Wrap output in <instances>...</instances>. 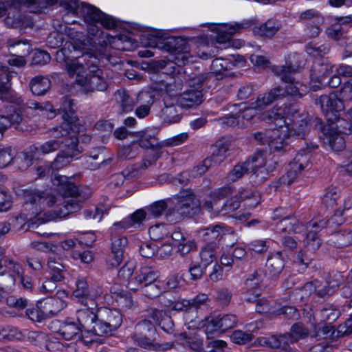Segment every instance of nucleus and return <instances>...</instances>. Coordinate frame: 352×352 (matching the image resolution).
<instances>
[{
    "mask_svg": "<svg viewBox=\"0 0 352 352\" xmlns=\"http://www.w3.org/2000/svg\"><path fill=\"white\" fill-rule=\"evenodd\" d=\"M237 321V317L234 314H227L221 318H216V322L219 324L221 332L234 327Z\"/></svg>",
    "mask_w": 352,
    "mask_h": 352,
    "instance_id": "obj_63",
    "label": "nucleus"
},
{
    "mask_svg": "<svg viewBox=\"0 0 352 352\" xmlns=\"http://www.w3.org/2000/svg\"><path fill=\"white\" fill-rule=\"evenodd\" d=\"M169 204L166 201H159L153 203L146 208L148 219L161 216Z\"/></svg>",
    "mask_w": 352,
    "mask_h": 352,
    "instance_id": "obj_56",
    "label": "nucleus"
},
{
    "mask_svg": "<svg viewBox=\"0 0 352 352\" xmlns=\"http://www.w3.org/2000/svg\"><path fill=\"white\" fill-rule=\"evenodd\" d=\"M317 281L309 282L305 283L301 288L293 292L292 296L294 300L302 302L307 299L312 293L317 292L319 296H324L325 295H331L333 290L331 291L330 289H324V290H316Z\"/></svg>",
    "mask_w": 352,
    "mask_h": 352,
    "instance_id": "obj_27",
    "label": "nucleus"
},
{
    "mask_svg": "<svg viewBox=\"0 0 352 352\" xmlns=\"http://www.w3.org/2000/svg\"><path fill=\"white\" fill-rule=\"evenodd\" d=\"M252 160V177L257 179V182L261 183L265 181L276 167V160L263 152H258L251 157Z\"/></svg>",
    "mask_w": 352,
    "mask_h": 352,
    "instance_id": "obj_12",
    "label": "nucleus"
},
{
    "mask_svg": "<svg viewBox=\"0 0 352 352\" xmlns=\"http://www.w3.org/2000/svg\"><path fill=\"white\" fill-rule=\"evenodd\" d=\"M23 274L21 264L12 258L6 256V250L0 247V285L10 287Z\"/></svg>",
    "mask_w": 352,
    "mask_h": 352,
    "instance_id": "obj_10",
    "label": "nucleus"
},
{
    "mask_svg": "<svg viewBox=\"0 0 352 352\" xmlns=\"http://www.w3.org/2000/svg\"><path fill=\"white\" fill-rule=\"evenodd\" d=\"M50 80L43 76H37L33 78L30 82L32 93L36 96L45 94L50 89Z\"/></svg>",
    "mask_w": 352,
    "mask_h": 352,
    "instance_id": "obj_41",
    "label": "nucleus"
},
{
    "mask_svg": "<svg viewBox=\"0 0 352 352\" xmlns=\"http://www.w3.org/2000/svg\"><path fill=\"white\" fill-rule=\"evenodd\" d=\"M79 15L83 17L87 24L99 23L107 29H112L116 26V22L113 18L102 12L96 7L83 2H81Z\"/></svg>",
    "mask_w": 352,
    "mask_h": 352,
    "instance_id": "obj_13",
    "label": "nucleus"
},
{
    "mask_svg": "<svg viewBox=\"0 0 352 352\" xmlns=\"http://www.w3.org/2000/svg\"><path fill=\"white\" fill-rule=\"evenodd\" d=\"M340 190L338 188H329L322 198V205L327 208H333L340 197Z\"/></svg>",
    "mask_w": 352,
    "mask_h": 352,
    "instance_id": "obj_52",
    "label": "nucleus"
},
{
    "mask_svg": "<svg viewBox=\"0 0 352 352\" xmlns=\"http://www.w3.org/2000/svg\"><path fill=\"white\" fill-rule=\"evenodd\" d=\"M52 183L57 187V190L63 197L70 199L63 202L64 210L61 208L58 212H55L54 215L50 217L48 220H52L58 217H65L69 213L74 212L80 209L78 188L75 184L71 182L69 177L56 175L52 179Z\"/></svg>",
    "mask_w": 352,
    "mask_h": 352,
    "instance_id": "obj_5",
    "label": "nucleus"
},
{
    "mask_svg": "<svg viewBox=\"0 0 352 352\" xmlns=\"http://www.w3.org/2000/svg\"><path fill=\"white\" fill-rule=\"evenodd\" d=\"M314 122H315V126L318 128L324 134L327 135L329 144L333 150L339 151L344 148L345 141L344 138L337 131H331L329 135H327V129L326 127L322 126V123L320 119L316 118Z\"/></svg>",
    "mask_w": 352,
    "mask_h": 352,
    "instance_id": "obj_35",
    "label": "nucleus"
},
{
    "mask_svg": "<svg viewBox=\"0 0 352 352\" xmlns=\"http://www.w3.org/2000/svg\"><path fill=\"white\" fill-rule=\"evenodd\" d=\"M282 24L279 21L270 19L265 23L254 26L253 32L262 37L271 38L280 30Z\"/></svg>",
    "mask_w": 352,
    "mask_h": 352,
    "instance_id": "obj_32",
    "label": "nucleus"
},
{
    "mask_svg": "<svg viewBox=\"0 0 352 352\" xmlns=\"http://www.w3.org/2000/svg\"><path fill=\"white\" fill-rule=\"evenodd\" d=\"M239 206V201L234 197L228 200L222 206L219 204L214 206L212 203H204L203 207L214 214L225 216L235 211Z\"/></svg>",
    "mask_w": 352,
    "mask_h": 352,
    "instance_id": "obj_33",
    "label": "nucleus"
},
{
    "mask_svg": "<svg viewBox=\"0 0 352 352\" xmlns=\"http://www.w3.org/2000/svg\"><path fill=\"white\" fill-rule=\"evenodd\" d=\"M311 19H313V23L317 22L318 23H323L324 19L322 15L314 9H309L302 12L300 15V20L305 25L311 23Z\"/></svg>",
    "mask_w": 352,
    "mask_h": 352,
    "instance_id": "obj_60",
    "label": "nucleus"
},
{
    "mask_svg": "<svg viewBox=\"0 0 352 352\" xmlns=\"http://www.w3.org/2000/svg\"><path fill=\"white\" fill-rule=\"evenodd\" d=\"M68 50L61 49L56 52V60L63 63L69 76H76V82L84 92L103 91L107 89L108 82L102 70L98 69V59L90 53L70 58L67 56Z\"/></svg>",
    "mask_w": 352,
    "mask_h": 352,
    "instance_id": "obj_1",
    "label": "nucleus"
},
{
    "mask_svg": "<svg viewBox=\"0 0 352 352\" xmlns=\"http://www.w3.org/2000/svg\"><path fill=\"white\" fill-rule=\"evenodd\" d=\"M157 89L162 92L164 104H177L178 93L182 89V80L177 78L169 82L162 81L157 84Z\"/></svg>",
    "mask_w": 352,
    "mask_h": 352,
    "instance_id": "obj_19",
    "label": "nucleus"
},
{
    "mask_svg": "<svg viewBox=\"0 0 352 352\" xmlns=\"http://www.w3.org/2000/svg\"><path fill=\"white\" fill-rule=\"evenodd\" d=\"M26 315L30 320L35 322H41L47 317L43 308V302H38L35 307L28 309Z\"/></svg>",
    "mask_w": 352,
    "mask_h": 352,
    "instance_id": "obj_57",
    "label": "nucleus"
},
{
    "mask_svg": "<svg viewBox=\"0 0 352 352\" xmlns=\"http://www.w3.org/2000/svg\"><path fill=\"white\" fill-rule=\"evenodd\" d=\"M146 218L148 219L147 211L143 209L137 210L129 217L124 218L119 222L114 223L111 228V232L112 234L113 232L124 230L136 226H140Z\"/></svg>",
    "mask_w": 352,
    "mask_h": 352,
    "instance_id": "obj_25",
    "label": "nucleus"
},
{
    "mask_svg": "<svg viewBox=\"0 0 352 352\" xmlns=\"http://www.w3.org/2000/svg\"><path fill=\"white\" fill-rule=\"evenodd\" d=\"M82 331L78 324L65 321L59 324V328L56 332V335L63 337L66 340H72L79 338Z\"/></svg>",
    "mask_w": 352,
    "mask_h": 352,
    "instance_id": "obj_36",
    "label": "nucleus"
},
{
    "mask_svg": "<svg viewBox=\"0 0 352 352\" xmlns=\"http://www.w3.org/2000/svg\"><path fill=\"white\" fill-rule=\"evenodd\" d=\"M114 96L122 112L127 113L133 110L135 102L125 89H118Z\"/></svg>",
    "mask_w": 352,
    "mask_h": 352,
    "instance_id": "obj_43",
    "label": "nucleus"
},
{
    "mask_svg": "<svg viewBox=\"0 0 352 352\" xmlns=\"http://www.w3.org/2000/svg\"><path fill=\"white\" fill-rule=\"evenodd\" d=\"M304 243L305 249L309 252H315L321 246L322 241L316 232L310 230L307 233Z\"/></svg>",
    "mask_w": 352,
    "mask_h": 352,
    "instance_id": "obj_59",
    "label": "nucleus"
},
{
    "mask_svg": "<svg viewBox=\"0 0 352 352\" xmlns=\"http://www.w3.org/2000/svg\"><path fill=\"white\" fill-rule=\"evenodd\" d=\"M233 67V63L222 58L214 59L211 65L212 69L216 74H221L226 71L232 69Z\"/></svg>",
    "mask_w": 352,
    "mask_h": 352,
    "instance_id": "obj_58",
    "label": "nucleus"
},
{
    "mask_svg": "<svg viewBox=\"0 0 352 352\" xmlns=\"http://www.w3.org/2000/svg\"><path fill=\"white\" fill-rule=\"evenodd\" d=\"M100 313L102 316V318L105 319V322L112 331L116 329L121 324L122 318L118 311L105 309L100 311Z\"/></svg>",
    "mask_w": 352,
    "mask_h": 352,
    "instance_id": "obj_47",
    "label": "nucleus"
},
{
    "mask_svg": "<svg viewBox=\"0 0 352 352\" xmlns=\"http://www.w3.org/2000/svg\"><path fill=\"white\" fill-rule=\"evenodd\" d=\"M228 151L226 145L221 142H217L214 145L212 154L208 158L214 165L219 164L226 158Z\"/></svg>",
    "mask_w": 352,
    "mask_h": 352,
    "instance_id": "obj_51",
    "label": "nucleus"
},
{
    "mask_svg": "<svg viewBox=\"0 0 352 352\" xmlns=\"http://www.w3.org/2000/svg\"><path fill=\"white\" fill-rule=\"evenodd\" d=\"M10 77V72L6 66L0 68V98L3 101L20 104L23 100L11 89Z\"/></svg>",
    "mask_w": 352,
    "mask_h": 352,
    "instance_id": "obj_18",
    "label": "nucleus"
},
{
    "mask_svg": "<svg viewBox=\"0 0 352 352\" xmlns=\"http://www.w3.org/2000/svg\"><path fill=\"white\" fill-rule=\"evenodd\" d=\"M127 239L122 236H114L111 238V254L107 260V264L111 267H117L123 260L124 249Z\"/></svg>",
    "mask_w": 352,
    "mask_h": 352,
    "instance_id": "obj_23",
    "label": "nucleus"
},
{
    "mask_svg": "<svg viewBox=\"0 0 352 352\" xmlns=\"http://www.w3.org/2000/svg\"><path fill=\"white\" fill-rule=\"evenodd\" d=\"M250 25L248 21L242 23H235L233 24H221L216 27L217 29V42L220 44L231 43L232 36L238 32L240 30L246 28Z\"/></svg>",
    "mask_w": 352,
    "mask_h": 352,
    "instance_id": "obj_22",
    "label": "nucleus"
},
{
    "mask_svg": "<svg viewBox=\"0 0 352 352\" xmlns=\"http://www.w3.org/2000/svg\"><path fill=\"white\" fill-rule=\"evenodd\" d=\"M161 47L167 52H170L176 54V59L178 62L180 60L182 63H188V58L191 57L189 54V47L188 43L181 37H168L166 38L161 43Z\"/></svg>",
    "mask_w": 352,
    "mask_h": 352,
    "instance_id": "obj_16",
    "label": "nucleus"
},
{
    "mask_svg": "<svg viewBox=\"0 0 352 352\" xmlns=\"http://www.w3.org/2000/svg\"><path fill=\"white\" fill-rule=\"evenodd\" d=\"M289 118L293 120L289 125L290 131L292 132L291 136L296 135L298 137L303 138L309 129L306 118L300 115L298 111V114L296 115L295 117L289 115Z\"/></svg>",
    "mask_w": 352,
    "mask_h": 352,
    "instance_id": "obj_38",
    "label": "nucleus"
},
{
    "mask_svg": "<svg viewBox=\"0 0 352 352\" xmlns=\"http://www.w3.org/2000/svg\"><path fill=\"white\" fill-rule=\"evenodd\" d=\"M276 228L280 232H300L298 230V221L292 214L283 217L277 225Z\"/></svg>",
    "mask_w": 352,
    "mask_h": 352,
    "instance_id": "obj_49",
    "label": "nucleus"
},
{
    "mask_svg": "<svg viewBox=\"0 0 352 352\" xmlns=\"http://www.w3.org/2000/svg\"><path fill=\"white\" fill-rule=\"evenodd\" d=\"M102 294L100 288L90 287L85 278H80L76 282V289L72 296L78 302L88 305L91 301H96Z\"/></svg>",
    "mask_w": 352,
    "mask_h": 352,
    "instance_id": "obj_14",
    "label": "nucleus"
},
{
    "mask_svg": "<svg viewBox=\"0 0 352 352\" xmlns=\"http://www.w3.org/2000/svg\"><path fill=\"white\" fill-rule=\"evenodd\" d=\"M311 155L306 150H301L295 156L294 161L289 164V169L281 177L280 182L283 184L290 185L309 164Z\"/></svg>",
    "mask_w": 352,
    "mask_h": 352,
    "instance_id": "obj_15",
    "label": "nucleus"
},
{
    "mask_svg": "<svg viewBox=\"0 0 352 352\" xmlns=\"http://www.w3.org/2000/svg\"><path fill=\"white\" fill-rule=\"evenodd\" d=\"M285 96V91L280 87H276L270 91L258 96L255 102H252L254 108L261 110L271 104L275 100L281 99Z\"/></svg>",
    "mask_w": 352,
    "mask_h": 352,
    "instance_id": "obj_26",
    "label": "nucleus"
},
{
    "mask_svg": "<svg viewBox=\"0 0 352 352\" xmlns=\"http://www.w3.org/2000/svg\"><path fill=\"white\" fill-rule=\"evenodd\" d=\"M50 277L55 280H63L65 267L59 258L50 257L47 263Z\"/></svg>",
    "mask_w": 352,
    "mask_h": 352,
    "instance_id": "obj_42",
    "label": "nucleus"
},
{
    "mask_svg": "<svg viewBox=\"0 0 352 352\" xmlns=\"http://www.w3.org/2000/svg\"><path fill=\"white\" fill-rule=\"evenodd\" d=\"M62 138L63 139L61 140H50L46 141L39 147H34V149L36 152L41 153L43 155H47L54 152L63 147L61 145L64 144L65 138H68V135Z\"/></svg>",
    "mask_w": 352,
    "mask_h": 352,
    "instance_id": "obj_46",
    "label": "nucleus"
},
{
    "mask_svg": "<svg viewBox=\"0 0 352 352\" xmlns=\"http://www.w3.org/2000/svg\"><path fill=\"white\" fill-rule=\"evenodd\" d=\"M73 106L71 99L66 98L64 100L61 107L63 111V122L52 131V135L55 138L68 135V138H65L62 149L52 163V168L54 169H60L69 164L74 159H77L76 156L80 153L78 148V138L76 135L77 117Z\"/></svg>",
    "mask_w": 352,
    "mask_h": 352,
    "instance_id": "obj_3",
    "label": "nucleus"
},
{
    "mask_svg": "<svg viewBox=\"0 0 352 352\" xmlns=\"http://www.w3.org/2000/svg\"><path fill=\"white\" fill-rule=\"evenodd\" d=\"M333 65L329 62L316 63L311 71V84L316 90L323 87L324 81L333 73Z\"/></svg>",
    "mask_w": 352,
    "mask_h": 352,
    "instance_id": "obj_21",
    "label": "nucleus"
},
{
    "mask_svg": "<svg viewBox=\"0 0 352 352\" xmlns=\"http://www.w3.org/2000/svg\"><path fill=\"white\" fill-rule=\"evenodd\" d=\"M66 306L65 300L54 299L53 297L47 298L43 302V308H44L47 317L58 314Z\"/></svg>",
    "mask_w": 352,
    "mask_h": 352,
    "instance_id": "obj_45",
    "label": "nucleus"
},
{
    "mask_svg": "<svg viewBox=\"0 0 352 352\" xmlns=\"http://www.w3.org/2000/svg\"><path fill=\"white\" fill-rule=\"evenodd\" d=\"M252 160H248L244 163L239 164L234 166L233 169L228 174L227 180L228 182H236L241 178L244 175L252 173Z\"/></svg>",
    "mask_w": 352,
    "mask_h": 352,
    "instance_id": "obj_44",
    "label": "nucleus"
},
{
    "mask_svg": "<svg viewBox=\"0 0 352 352\" xmlns=\"http://www.w3.org/2000/svg\"><path fill=\"white\" fill-rule=\"evenodd\" d=\"M83 307L76 310V316L78 326L83 331L89 332L94 322L98 319L96 301H91L88 305H82Z\"/></svg>",
    "mask_w": 352,
    "mask_h": 352,
    "instance_id": "obj_20",
    "label": "nucleus"
},
{
    "mask_svg": "<svg viewBox=\"0 0 352 352\" xmlns=\"http://www.w3.org/2000/svg\"><path fill=\"white\" fill-rule=\"evenodd\" d=\"M133 265L126 264L118 273L120 278L129 280L127 287L129 289L136 291L146 284L152 283L159 277L158 272L148 267L140 268L133 275Z\"/></svg>",
    "mask_w": 352,
    "mask_h": 352,
    "instance_id": "obj_8",
    "label": "nucleus"
},
{
    "mask_svg": "<svg viewBox=\"0 0 352 352\" xmlns=\"http://www.w3.org/2000/svg\"><path fill=\"white\" fill-rule=\"evenodd\" d=\"M29 338L33 339L35 341L36 344H39L42 341H45L46 343L45 347L47 350L52 352L63 351L67 346L66 344L58 340V338L57 336L52 337L47 340L45 334L43 333L36 331L31 332L29 334Z\"/></svg>",
    "mask_w": 352,
    "mask_h": 352,
    "instance_id": "obj_30",
    "label": "nucleus"
},
{
    "mask_svg": "<svg viewBox=\"0 0 352 352\" xmlns=\"http://www.w3.org/2000/svg\"><path fill=\"white\" fill-rule=\"evenodd\" d=\"M232 192V189L229 186H223L214 192H212L210 195V197L209 200H207L205 203H212L214 206L219 204V202L221 199L226 197L227 196L231 195Z\"/></svg>",
    "mask_w": 352,
    "mask_h": 352,
    "instance_id": "obj_61",
    "label": "nucleus"
},
{
    "mask_svg": "<svg viewBox=\"0 0 352 352\" xmlns=\"http://www.w3.org/2000/svg\"><path fill=\"white\" fill-rule=\"evenodd\" d=\"M164 108L162 109V118L166 123H175L180 120L181 116L178 113L175 104H164Z\"/></svg>",
    "mask_w": 352,
    "mask_h": 352,
    "instance_id": "obj_54",
    "label": "nucleus"
},
{
    "mask_svg": "<svg viewBox=\"0 0 352 352\" xmlns=\"http://www.w3.org/2000/svg\"><path fill=\"white\" fill-rule=\"evenodd\" d=\"M6 118L10 121V126L13 125L16 129L20 131H27V119L23 118L21 112L19 111H14L12 114L5 116Z\"/></svg>",
    "mask_w": 352,
    "mask_h": 352,
    "instance_id": "obj_55",
    "label": "nucleus"
},
{
    "mask_svg": "<svg viewBox=\"0 0 352 352\" xmlns=\"http://www.w3.org/2000/svg\"><path fill=\"white\" fill-rule=\"evenodd\" d=\"M112 331L110 327L105 322V319L100 313L98 314V319H96L92 324L91 329L88 333H92L97 336H103Z\"/></svg>",
    "mask_w": 352,
    "mask_h": 352,
    "instance_id": "obj_50",
    "label": "nucleus"
},
{
    "mask_svg": "<svg viewBox=\"0 0 352 352\" xmlns=\"http://www.w3.org/2000/svg\"><path fill=\"white\" fill-rule=\"evenodd\" d=\"M148 316L165 331L169 333L173 329V321L166 312L157 309H151L148 310Z\"/></svg>",
    "mask_w": 352,
    "mask_h": 352,
    "instance_id": "obj_39",
    "label": "nucleus"
},
{
    "mask_svg": "<svg viewBox=\"0 0 352 352\" xmlns=\"http://www.w3.org/2000/svg\"><path fill=\"white\" fill-rule=\"evenodd\" d=\"M266 272L272 276H278L283 271L285 262L280 252H276L268 256L266 262Z\"/></svg>",
    "mask_w": 352,
    "mask_h": 352,
    "instance_id": "obj_37",
    "label": "nucleus"
},
{
    "mask_svg": "<svg viewBox=\"0 0 352 352\" xmlns=\"http://www.w3.org/2000/svg\"><path fill=\"white\" fill-rule=\"evenodd\" d=\"M298 114V106L290 104L284 109L276 106L263 114V118L268 121H273L276 128L270 129L265 132H258L254 134L256 140L262 144H268L271 150L280 151L287 144V140L291 137L289 125L293 120L289 118V115L295 117Z\"/></svg>",
    "mask_w": 352,
    "mask_h": 352,
    "instance_id": "obj_4",
    "label": "nucleus"
},
{
    "mask_svg": "<svg viewBox=\"0 0 352 352\" xmlns=\"http://www.w3.org/2000/svg\"><path fill=\"white\" fill-rule=\"evenodd\" d=\"M201 329L195 332H184L176 336V340L181 344L189 347L192 352H217L226 345L222 340L208 341L205 346L200 336Z\"/></svg>",
    "mask_w": 352,
    "mask_h": 352,
    "instance_id": "obj_9",
    "label": "nucleus"
},
{
    "mask_svg": "<svg viewBox=\"0 0 352 352\" xmlns=\"http://www.w3.org/2000/svg\"><path fill=\"white\" fill-rule=\"evenodd\" d=\"M261 280L257 272H254L245 281V300L254 302L260 296V283Z\"/></svg>",
    "mask_w": 352,
    "mask_h": 352,
    "instance_id": "obj_34",
    "label": "nucleus"
},
{
    "mask_svg": "<svg viewBox=\"0 0 352 352\" xmlns=\"http://www.w3.org/2000/svg\"><path fill=\"white\" fill-rule=\"evenodd\" d=\"M26 201L35 205L36 210H45L47 208L52 207L56 203L54 196L45 192L30 191L25 195Z\"/></svg>",
    "mask_w": 352,
    "mask_h": 352,
    "instance_id": "obj_24",
    "label": "nucleus"
},
{
    "mask_svg": "<svg viewBox=\"0 0 352 352\" xmlns=\"http://www.w3.org/2000/svg\"><path fill=\"white\" fill-rule=\"evenodd\" d=\"M73 106L71 99L66 98L64 100L61 107L63 111V122L52 131V135L55 138L68 135V138H65L62 149L52 163V168L54 169H60L69 164L74 159H77L76 156L80 153L78 148V138L76 135L77 117Z\"/></svg>",
    "mask_w": 352,
    "mask_h": 352,
    "instance_id": "obj_2",
    "label": "nucleus"
},
{
    "mask_svg": "<svg viewBox=\"0 0 352 352\" xmlns=\"http://www.w3.org/2000/svg\"><path fill=\"white\" fill-rule=\"evenodd\" d=\"M223 232V230L219 225L205 229L204 233V241L208 242V243L201 248L199 254L201 263L204 268L213 261H217V243L214 241L217 240L219 237H222Z\"/></svg>",
    "mask_w": 352,
    "mask_h": 352,
    "instance_id": "obj_11",
    "label": "nucleus"
},
{
    "mask_svg": "<svg viewBox=\"0 0 352 352\" xmlns=\"http://www.w3.org/2000/svg\"><path fill=\"white\" fill-rule=\"evenodd\" d=\"M260 345L272 349H280L287 351L289 349L291 337L289 334L280 335L279 336H272L270 337H262L258 338Z\"/></svg>",
    "mask_w": 352,
    "mask_h": 352,
    "instance_id": "obj_28",
    "label": "nucleus"
},
{
    "mask_svg": "<svg viewBox=\"0 0 352 352\" xmlns=\"http://www.w3.org/2000/svg\"><path fill=\"white\" fill-rule=\"evenodd\" d=\"M204 95L201 90L189 89L179 96L177 104L183 108H191L199 105L204 100Z\"/></svg>",
    "mask_w": 352,
    "mask_h": 352,
    "instance_id": "obj_29",
    "label": "nucleus"
},
{
    "mask_svg": "<svg viewBox=\"0 0 352 352\" xmlns=\"http://www.w3.org/2000/svg\"><path fill=\"white\" fill-rule=\"evenodd\" d=\"M303 65V59L298 54H295L289 56L286 65L274 68V73L280 76L283 80L289 83L285 89L282 88L285 91V96L292 95L301 97L307 91L306 85L299 82H294V79L292 76V73L302 68Z\"/></svg>",
    "mask_w": 352,
    "mask_h": 352,
    "instance_id": "obj_7",
    "label": "nucleus"
},
{
    "mask_svg": "<svg viewBox=\"0 0 352 352\" xmlns=\"http://www.w3.org/2000/svg\"><path fill=\"white\" fill-rule=\"evenodd\" d=\"M291 337V342H296L300 339H303L309 335V330L305 327L303 324L297 322L294 324L289 333Z\"/></svg>",
    "mask_w": 352,
    "mask_h": 352,
    "instance_id": "obj_62",
    "label": "nucleus"
},
{
    "mask_svg": "<svg viewBox=\"0 0 352 352\" xmlns=\"http://www.w3.org/2000/svg\"><path fill=\"white\" fill-rule=\"evenodd\" d=\"M6 24L12 28H25L32 25L33 22L32 19L27 15L19 14L17 17L13 15V17L8 16L5 19Z\"/></svg>",
    "mask_w": 352,
    "mask_h": 352,
    "instance_id": "obj_48",
    "label": "nucleus"
},
{
    "mask_svg": "<svg viewBox=\"0 0 352 352\" xmlns=\"http://www.w3.org/2000/svg\"><path fill=\"white\" fill-rule=\"evenodd\" d=\"M148 233L152 240L159 241L167 236L168 231L165 224H157L150 227Z\"/></svg>",
    "mask_w": 352,
    "mask_h": 352,
    "instance_id": "obj_64",
    "label": "nucleus"
},
{
    "mask_svg": "<svg viewBox=\"0 0 352 352\" xmlns=\"http://www.w3.org/2000/svg\"><path fill=\"white\" fill-rule=\"evenodd\" d=\"M61 0H23V6L27 8L31 6H35V8L30 10L31 12H41L42 9L53 6L58 2L60 3Z\"/></svg>",
    "mask_w": 352,
    "mask_h": 352,
    "instance_id": "obj_53",
    "label": "nucleus"
},
{
    "mask_svg": "<svg viewBox=\"0 0 352 352\" xmlns=\"http://www.w3.org/2000/svg\"><path fill=\"white\" fill-rule=\"evenodd\" d=\"M171 202L173 206H170L166 213L167 220L171 222L178 221L199 211V201L189 190L181 191Z\"/></svg>",
    "mask_w": 352,
    "mask_h": 352,
    "instance_id": "obj_6",
    "label": "nucleus"
},
{
    "mask_svg": "<svg viewBox=\"0 0 352 352\" xmlns=\"http://www.w3.org/2000/svg\"><path fill=\"white\" fill-rule=\"evenodd\" d=\"M8 46L12 56H26L31 51V45L27 40L11 38L8 41Z\"/></svg>",
    "mask_w": 352,
    "mask_h": 352,
    "instance_id": "obj_40",
    "label": "nucleus"
},
{
    "mask_svg": "<svg viewBox=\"0 0 352 352\" xmlns=\"http://www.w3.org/2000/svg\"><path fill=\"white\" fill-rule=\"evenodd\" d=\"M155 335V328L148 320L138 322L135 327L132 338L137 344L142 347H148L153 344Z\"/></svg>",
    "mask_w": 352,
    "mask_h": 352,
    "instance_id": "obj_17",
    "label": "nucleus"
},
{
    "mask_svg": "<svg viewBox=\"0 0 352 352\" xmlns=\"http://www.w3.org/2000/svg\"><path fill=\"white\" fill-rule=\"evenodd\" d=\"M342 99H338L335 95H324L320 97L321 109L327 116L332 114L335 117L337 113L344 109Z\"/></svg>",
    "mask_w": 352,
    "mask_h": 352,
    "instance_id": "obj_31",
    "label": "nucleus"
}]
</instances>
